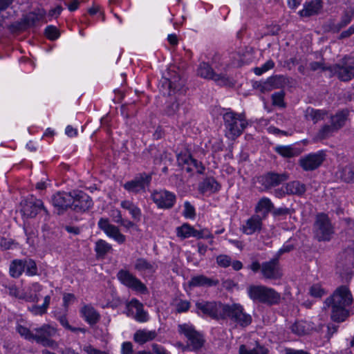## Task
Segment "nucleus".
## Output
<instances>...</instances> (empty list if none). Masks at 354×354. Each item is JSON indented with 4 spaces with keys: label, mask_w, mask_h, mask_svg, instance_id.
Instances as JSON below:
<instances>
[{
    "label": "nucleus",
    "mask_w": 354,
    "mask_h": 354,
    "mask_svg": "<svg viewBox=\"0 0 354 354\" xmlns=\"http://www.w3.org/2000/svg\"><path fill=\"white\" fill-rule=\"evenodd\" d=\"M353 301L349 288L346 286H340L326 299L324 304L326 307L331 308V319L341 323L349 317Z\"/></svg>",
    "instance_id": "f257e3e1"
},
{
    "label": "nucleus",
    "mask_w": 354,
    "mask_h": 354,
    "mask_svg": "<svg viewBox=\"0 0 354 354\" xmlns=\"http://www.w3.org/2000/svg\"><path fill=\"white\" fill-rule=\"evenodd\" d=\"M247 293L254 302L268 306L278 304L281 300L280 293L274 289L263 285H251L247 288Z\"/></svg>",
    "instance_id": "f03ea898"
},
{
    "label": "nucleus",
    "mask_w": 354,
    "mask_h": 354,
    "mask_svg": "<svg viewBox=\"0 0 354 354\" xmlns=\"http://www.w3.org/2000/svg\"><path fill=\"white\" fill-rule=\"evenodd\" d=\"M226 135L231 139L240 136L248 126V121L243 113H237L228 109L223 115Z\"/></svg>",
    "instance_id": "7ed1b4c3"
},
{
    "label": "nucleus",
    "mask_w": 354,
    "mask_h": 354,
    "mask_svg": "<svg viewBox=\"0 0 354 354\" xmlns=\"http://www.w3.org/2000/svg\"><path fill=\"white\" fill-rule=\"evenodd\" d=\"M222 320L229 319L236 326L246 328L252 322V316L245 311L243 306L239 303L225 304Z\"/></svg>",
    "instance_id": "20e7f679"
},
{
    "label": "nucleus",
    "mask_w": 354,
    "mask_h": 354,
    "mask_svg": "<svg viewBox=\"0 0 354 354\" xmlns=\"http://www.w3.org/2000/svg\"><path fill=\"white\" fill-rule=\"evenodd\" d=\"M313 233L318 241H328L334 234V228L327 214H318L313 225Z\"/></svg>",
    "instance_id": "39448f33"
},
{
    "label": "nucleus",
    "mask_w": 354,
    "mask_h": 354,
    "mask_svg": "<svg viewBox=\"0 0 354 354\" xmlns=\"http://www.w3.org/2000/svg\"><path fill=\"white\" fill-rule=\"evenodd\" d=\"M196 313L205 315L215 320H222L225 304L216 301L200 299L196 301Z\"/></svg>",
    "instance_id": "423d86ee"
},
{
    "label": "nucleus",
    "mask_w": 354,
    "mask_h": 354,
    "mask_svg": "<svg viewBox=\"0 0 354 354\" xmlns=\"http://www.w3.org/2000/svg\"><path fill=\"white\" fill-rule=\"evenodd\" d=\"M330 71L342 82L354 78V57L344 56L337 63L329 68Z\"/></svg>",
    "instance_id": "0eeeda50"
},
{
    "label": "nucleus",
    "mask_w": 354,
    "mask_h": 354,
    "mask_svg": "<svg viewBox=\"0 0 354 354\" xmlns=\"http://www.w3.org/2000/svg\"><path fill=\"white\" fill-rule=\"evenodd\" d=\"M57 333V328L50 324H44L40 327L33 329L32 340L35 341L45 347L56 348L58 346L57 343L53 339Z\"/></svg>",
    "instance_id": "6e6552de"
},
{
    "label": "nucleus",
    "mask_w": 354,
    "mask_h": 354,
    "mask_svg": "<svg viewBox=\"0 0 354 354\" xmlns=\"http://www.w3.org/2000/svg\"><path fill=\"white\" fill-rule=\"evenodd\" d=\"M117 278L123 286L136 292L144 295L149 292L147 287L141 280L127 270H120L117 273Z\"/></svg>",
    "instance_id": "1a4fd4ad"
},
{
    "label": "nucleus",
    "mask_w": 354,
    "mask_h": 354,
    "mask_svg": "<svg viewBox=\"0 0 354 354\" xmlns=\"http://www.w3.org/2000/svg\"><path fill=\"white\" fill-rule=\"evenodd\" d=\"M178 332L184 335L188 342L189 345L194 351L200 350L205 342L203 335L198 332L193 326L187 324H180L178 326Z\"/></svg>",
    "instance_id": "9d476101"
},
{
    "label": "nucleus",
    "mask_w": 354,
    "mask_h": 354,
    "mask_svg": "<svg viewBox=\"0 0 354 354\" xmlns=\"http://www.w3.org/2000/svg\"><path fill=\"white\" fill-rule=\"evenodd\" d=\"M152 177L145 172L137 174L133 179L126 182L123 187L129 192L138 194L145 193L147 187L150 185Z\"/></svg>",
    "instance_id": "9b49d317"
},
{
    "label": "nucleus",
    "mask_w": 354,
    "mask_h": 354,
    "mask_svg": "<svg viewBox=\"0 0 354 354\" xmlns=\"http://www.w3.org/2000/svg\"><path fill=\"white\" fill-rule=\"evenodd\" d=\"M151 197L159 209H171L176 201L175 194L166 189L155 190Z\"/></svg>",
    "instance_id": "f8f14e48"
},
{
    "label": "nucleus",
    "mask_w": 354,
    "mask_h": 354,
    "mask_svg": "<svg viewBox=\"0 0 354 354\" xmlns=\"http://www.w3.org/2000/svg\"><path fill=\"white\" fill-rule=\"evenodd\" d=\"M21 212L23 214L29 218L35 217L37 214L42 209L48 214V212L44 205L41 200L30 196L27 198L23 200L21 203Z\"/></svg>",
    "instance_id": "ddd939ff"
},
{
    "label": "nucleus",
    "mask_w": 354,
    "mask_h": 354,
    "mask_svg": "<svg viewBox=\"0 0 354 354\" xmlns=\"http://www.w3.org/2000/svg\"><path fill=\"white\" fill-rule=\"evenodd\" d=\"M197 75L202 78L212 80L221 86H225L229 83V79L225 74L216 73L207 62H202L199 64Z\"/></svg>",
    "instance_id": "4468645a"
},
{
    "label": "nucleus",
    "mask_w": 354,
    "mask_h": 354,
    "mask_svg": "<svg viewBox=\"0 0 354 354\" xmlns=\"http://www.w3.org/2000/svg\"><path fill=\"white\" fill-rule=\"evenodd\" d=\"M290 78L283 75H276L268 77L266 81L260 82L257 88L262 93L269 92L274 89L284 88L290 82Z\"/></svg>",
    "instance_id": "2eb2a0df"
},
{
    "label": "nucleus",
    "mask_w": 354,
    "mask_h": 354,
    "mask_svg": "<svg viewBox=\"0 0 354 354\" xmlns=\"http://www.w3.org/2000/svg\"><path fill=\"white\" fill-rule=\"evenodd\" d=\"M325 153L323 151L310 153L301 157L299 163L301 167L306 171L317 169L325 160Z\"/></svg>",
    "instance_id": "dca6fc26"
},
{
    "label": "nucleus",
    "mask_w": 354,
    "mask_h": 354,
    "mask_svg": "<svg viewBox=\"0 0 354 354\" xmlns=\"http://www.w3.org/2000/svg\"><path fill=\"white\" fill-rule=\"evenodd\" d=\"M261 274L266 279L277 280L281 279L283 274L277 257L262 263Z\"/></svg>",
    "instance_id": "f3484780"
},
{
    "label": "nucleus",
    "mask_w": 354,
    "mask_h": 354,
    "mask_svg": "<svg viewBox=\"0 0 354 354\" xmlns=\"http://www.w3.org/2000/svg\"><path fill=\"white\" fill-rule=\"evenodd\" d=\"M73 198L71 209L76 212H84L91 208L93 205L92 198L82 191H73Z\"/></svg>",
    "instance_id": "a211bd4d"
},
{
    "label": "nucleus",
    "mask_w": 354,
    "mask_h": 354,
    "mask_svg": "<svg viewBox=\"0 0 354 354\" xmlns=\"http://www.w3.org/2000/svg\"><path fill=\"white\" fill-rule=\"evenodd\" d=\"M73 192H58L53 195L51 203L58 214H63L73 204Z\"/></svg>",
    "instance_id": "6ab92c4d"
},
{
    "label": "nucleus",
    "mask_w": 354,
    "mask_h": 354,
    "mask_svg": "<svg viewBox=\"0 0 354 354\" xmlns=\"http://www.w3.org/2000/svg\"><path fill=\"white\" fill-rule=\"evenodd\" d=\"M97 226L107 236L113 239L119 244H122L125 242L126 236L120 232L117 226L111 224L108 218H100L97 223Z\"/></svg>",
    "instance_id": "aec40b11"
},
{
    "label": "nucleus",
    "mask_w": 354,
    "mask_h": 354,
    "mask_svg": "<svg viewBox=\"0 0 354 354\" xmlns=\"http://www.w3.org/2000/svg\"><path fill=\"white\" fill-rule=\"evenodd\" d=\"M127 315L133 317L137 322H145L149 319V315L143 308V304L136 298L132 299L126 304Z\"/></svg>",
    "instance_id": "412c9836"
},
{
    "label": "nucleus",
    "mask_w": 354,
    "mask_h": 354,
    "mask_svg": "<svg viewBox=\"0 0 354 354\" xmlns=\"http://www.w3.org/2000/svg\"><path fill=\"white\" fill-rule=\"evenodd\" d=\"M288 179V175L286 173L277 174L274 172H268L259 177V182L266 189L276 187Z\"/></svg>",
    "instance_id": "4be33fe9"
},
{
    "label": "nucleus",
    "mask_w": 354,
    "mask_h": 354,
    "mask_svg": "<svg viewBox=\"0 0 354 354\" xmlns=\"http://www.w3.org/2000/svg\"><path fill=\"white\" fill-rule=\"evenodd\" d=\"M263 227V218L259 214H254L241 226L242 232L247 235L259 233Z\"/></svg>",
    "instance_id": "5701e85b"
},
{
    "label": "nucleus",
    "mask_w": 354,
    "mask_h": 354,
    "mask_svg": "<svg viewBox=\"0 0 354 354\" xmlns=\"http://www.w3.org/2000/svg\"><path fill=\"white\" fill-rule=\"evenodd\" d=\"M155 262L149 261L145 258H138L134 263V269L142 277L151 276L157 270Z\"/></svg>",
    "instance_id": "b1692460"
},
{
    "label": "nucleus",
    "mask_w": 354,
    "mask_h": 354,
    "mask_svg": "<svg viewBox=\"0 0 354 354\" xmlns=\"http://www.w3.org/2000/svg\"><path fill=\"white\" fill-rule=\"evenodd\" d=\"M46 11L43 9L29 12L23 19L24 23L28 27L39 26L41 23H46L45 20Z\"/></svg>",
    "instance_id": "393cba45"
},
{
    "label": "nucleus",
    "mask_w": 354,
    "mask_h": 354,
    "mask_svg": "<svg viewBox=\"0 0 354 354\" xmlns=\"http://www.w3.org/2000/svg\"><path fill=\"white\" fill-rule=\"evenodd\" d=\"M323 8L322 0H313L310 2H306L304 4V8L299 12L301 17H309L318 15Z\"/></svg>",
    "instance_id": "a878e982"
},
{
    "label": "nucleus",
    "mask_w": 354,
    "mask_h": 354,
    "mask_svg": "<svg viewBox=\"0 0 354 354\" xmlns=\"http://www.w3.org/2000/svg\"><path fill=\"white\" fill-rule=\"evenodd\" d=\"M80 313L85 322L91 326L97 324L100 319V313L90 304L84 305Z\"/></svg>",
    "instance_id": "bb28decb"
},
{
    "label": "nucleus",
    "mask_w": 354,
    "mask_h": 354,
    "mask_svg": "<svg viewBox=\"0 0 354 354\" xmlns=\"http://www.w3.org/2000/svg\"><path fill=\"white\" fill-rule=\"evenodd\" d=\"M158 333L156 330H149L147 329H140L133 334V341L140 345L152 341L157 337Z\"/></svg>",
    "instance_id": "cd10ccee"
},
{
    "label": "nucleus",
    "mask_w": 354,
    "mask_h": 354,
    "mask_svg": "<svg viewBox=\"0 0 354 354\" xmlns=\"http://www.w3.org/2000/svg\"><path fill=\"white\" fill-rule=\"evenodd\" d=\"M188 284L189 287H211L218 284V281L200 274L192 277L189 281Z\"/></svg>",
    "instance_id": "c85d7f7f"
},
{
    "label": "nucleus",
    "mask_w": 354,
    "mask_h": 354,
    "mask_svg": "<svg viewBox=\"0 0 354 354\" xmlns=\"http://www.w3.org/2000/svg\"><path fill=\"white\" fill-rule=\"evenodd\" d=\"M273 209L274 204L271 200L267 197H263L257 203L254 211L256 213L260 214L261 217L264 219Z\"/></svg>",
    "instance_id": "c756f323"
},
{
    "label": "nucleus",
    "mask_w": 354,
    "mask_h": 354,
    "mask_svg": "<svg viewBox=\"0 0 354 354\" xmlns=\"http://www.w3.org/2000/svg\"><path fill=\"white\" fill-rule=\"evenodd\" d=\"M43 287L37 282L32 283L25 292L23 298L28 302L37 303L40 299L39 292Z\"/></svg>",
    "instance_id": "7c9ffc66"
},
{
    "label": "nucleus",
    "mask_w": 354,
    "mask_h": 354,
    "mask_svg": "<svg viewBox=\"0 0 354 354\" xmlns=\"http://www.w3.org/2000/svg\"><path fill=\"white\" fill-rule=\"evenodd\" d=\"M274 149L278 154L286 158L298 156L301 153L299 149L293 145H277Z\"/></svg>",
    "instance_id": "2f4dec72"
},
{
    "label": "nucleus",
    "mask_w": 354,
    "mask_h": 354,
    "mask_svg": "<svg viewBox=\"0 0 354 354\" xmlns=\"http://www.w3.org/2000/svg\"><path fill=\"white\" fill-rule=\"evenodd\" d=\"M348 111L344 109L330 116V124L337 131L342 129L348 119Z\"/></svg>",
    "instance_id": "473e14b6"
},
{
    "label": "nucleus",
    "mask_w": 354,
    "mask_h": 354,
    "mask_svg": "<svg viewBox=\"0 0 354 354\" xmlns=\"http://www.w3.org/2000/svg\"><path fill=\"white\" fill-rule=\"evenodd\" d=\"M285 189L286 193L288 195L302 196L306 191L305 184L298 180L288 183L285 186Z\"/></svg>",
    "instance_id": "72a5a7b5"
},
{
    "label": "nucleus",
    "mask_w": 354,
    "mask_h": 354,
    "mask_svg": "<svg viewBox=\"0 0 354 354\" xmlns=\"http://www.w3.org/2000/svg\"><path fill=\"white\" fill-rule=\"evenodd\" d=\"M328 111L324 109H315L312 107H308L305 111V117L307 120H310L314 124L324 120L327 115Z\"/></svg>",
    "instance_id": "f704fd0d"
},
{
    "label": "nucleus",
    "mask_w": 354,
    "mask_h": 354,
    "mask_svg": "<svg viewBox=\"0 0 354 354\" xmlns=\"http://www.w3.org/2000/svg\"><path fill=\"white\" fill-rule=\"evenodd\" d=\"M239 354H269V350L265 346L256 342L255 346L252 348L245 344L240 345Z\"/></svg>",
    "instance_id": "c9c22d12"
},
{
    "label": "nucleus",
    "mask_w": 354,
    "mask_h": 354,
    "mask_svg": "<svg viewBox=\"0 0 354 354\" xmlns=\"http://www.w3.org/2000/svg\"><path fill=\"white\" fill-rule=\"evenodd\" d=\"M165 84L168 85L169 91V95H171V91L184 93L185 81L179 77H174L172 80L165 79Z\"/></svg>",
    "instance_id": "e433bc0d"
},
{
    "label": "nucleus",
    "mask_w": 354,
    "mask_h": 354,
    "mask_svg": "<svg viewBox=\"0 0 354 354\" xmlns=\"http://www.w3.org/2000/svg\"><path fill=\"white\" fill-rule=\"evenodd\" d=\"M120 205L122 208L129 211V214L131 215V217L134 220H140L142 215L141 210L133 202L127 200L122 201L120 203Z\"/></svg>",
    "instance_id": "4c0bfd02"
},
{
    "label": "nucleus",
    "mask_w": 354,
    "mask_h": 354,
    "mask_svg": "<svg viewBox=\"0 0 354 354\" xmlns=\"http://www.w3.org/2000/svg\"><path fill=\"white\" fill-rule=\"evenodd\" d=\"M24 263V259L13 260L10 265V275L13 278H19L25 271Z\"/></svg>",
    "instance_id": "58836bf2"
},
{
    "label": "nucleus",
    "mask_w": 354,
    "mask_h": 354,
    "mask_svg": "<svg viewBox=\"0 0 354 354\" xmlns=\"http://www.w3.org/2000/svg\"><path fill=\"white\" fill-rule=\"evenodd\" d=\"M199 189L202 192H215L219 190L220 185L214 178H207L200 184Z\"/></svg>",
    "instance_id": "ea45409f"
},
{
    "label": "nucleus",
    "mask_w": 354,
    "mask_h": 354,
    "mask_svg": "<svg viewBox=\"0 0 354 354\" xmlns=\"http://www.w3.org/2000/svg\"><path fill=\"white\" fill-rule=\"evenodd\" d=\"M111 250V245L106 241L100 239L95 242V252L97 257L104 258Z\"/></svg>",
    "instance_id": "a19ab883"
},
{
    "label": "nucleus",
    "mask_w": 354,
    "mask_h": 354,
    "mask_svg": "<svg viewBox=\"0 0 354 354\" xmlns=\"http://www.w3.org/2000/svg\"><path fill=\"white\" fill-rule=\"evenodd\" d=\"M291 331L297 335H304L310 330V326L308 323L305 321H297L295 322L290 326Z\"/></svg>",
    "instance_id": "79ce46f5"
},
{
    "label": "nucleus",
    "mask_w": 354,
    "mask_h": 354,
    "mask_svg": "<svg viewBox=\"0 0 354 354\" xmlns=\"http://www.w3.org/2000/svg\"><path fill=\"white\" fill-rule=\"evenodd\" d=\"M194 232L195 228L188 223H183L176 228L177 236L183 239L194 237Z\"/></svg>",
    "instance_id": "37998d69"
},
{
    "label": "nucleus",
    "mask_w": 354,
    "mask_h": 354,
    "mask_svg": "<svg viewBox=\"0 0 354 354\" xmlns=\"http://www.w3.org/2000/svg\"><path fill=\"white\" fill-rule=\"evenodd\" d=\"M341 178L346 183H354V162L346 165L342 169Z\"/></svg>",
    "instance_id": "c03bdc74"
},
{
    "label": "nucleus",
    "mask_w": 354,
    "mask_h": 354,
    "mask_svg": "<svg viewBox=\"0 0 354 354\" xmlns=\"http://www.w3.org/2000/svg\"><path fill=\"white\" fill-rule=\"evenodd\" d=\"M335 132H337V130L331 124H326L318 131L317 138L320 140H324L332 136Z\"/></svg>",
    "instance_id": "a18cd8bd"
},
{
    "label": "nucleus",
    "mask_w": 354,
    "mask_h": 354,
    "mask_svg": "<svg viewBox=\"0 0 354 354\" xmlns=\"http://www.w3.org/2000/svg\"><path fill=\"white\" fill-rule=\"evenodd\" d=\"M285 95L286 93L283 91L275 92L272 94L271 100L272 105L279 108H285L286 106L284 102Z\"/></svg>",
    "instance_id": "49530a36"
},
{
    "label": "nucleus",
    "mask_w": 354,
    "mask_h": 354,
    "mask_svg": "<svg viewBox=\"0 0 354 354\" xmlns=\"http://www.w3.org/2000/svg\"><path fill=\"white\" fill-rule=\"evenodd\" d=\"M24 270L28 276H35L38 273V269L35 261L31 259H24Z\"/></svg>",
    "instance_id": "de8ad7c7"
},
{
    "label": "nucleus",
    "mask_w": 354,
    "mask_h": 354,
    "mask_svg": "<svg viewBox=\"0 0 354 354\" xmlns=\"http://www.w3.org/2000/svg\"><path fill=\"white\" fill-rule=\"evenodd\" d=\"M176 312L178 313H183L187 312L190 307L191 303L188 300L176 299L174 303Z\"/></svg>",
    "instance_id": "09e8293b"
},
{
    "label": "nucleus",
    "mask_w": 354,
    "mask_h": 354,
    "mask_svg": "<svg viewBox=\"0 0 354 354\" xmlns=\"http://www.w3.org/2000/svg\"><path fill=\"white\" fill-rule=\"evenodd\" d=\"M17 332L25 339L32 341L33 337V330L31 331L29 328L19 324L16 326Z\"/></svg>",
    "instance_id": "8fccbe9b"
},
{
    "label": "nucleus",
    "mask_w": 354,
    "mask_h": 354,
    "mask_svg": "<svg viewBox=\"0 0 354 354\" xmlns=\"http://www.w3.org/2000/svg\"><path fill=\"white\" fill-rule=\"evenodd\" d=\"M274 67V62L272 59L268 60L260 67H256L254 68V72L257 75H261L266 71L273 68Z\"/></svg>",
    "instance_id": "3c124183"
},
{
    "label": "nucleus",
    "mask_w": 354,
    "mask_h": 354,
    "mask_svg": "<svg viewBox=\"0 0 354 354\" xmlns=\"http://www.w3.org/2000/svg\"><path fill=\"white\" fill-rule=\"evenodd\" d=\"M183 215L186 218H194L196 216L195 208L189 201H185L184 203Z\"/></svg>",
    "instance_id": "603ef678"
},
{
    "label": "nucleus",
    "mask_w": 354,
    "mask_h": 354,
    "mask_svg": "<svg viewBox=\"0 0 354 354\" xmlns=\"http://www.w3.org/2000/svg\"><path fill=\"white\" fill-rule=\"evenodd\" d=\"M309 292L311 296L316 298H321L322 296L326 294V292L319 284H314L313 285L310 290Z\"/></svg>",
    "instance_id": "864d4df0"
},
{
    "label": "nucleus",
    "mask_w": 354,
    "mask_h": 354,
    "mask_svg": "<svg viewBox=\"0 0 354 354\" xmlns=\"http://www.w3.org/2000/svg\"><path fill=\"white\" fill-rule=\"evenodd\" d=\"M45 35L50 40H55L59 37V32L55 26H48L45 28Z\"/></svg>",
    "instance_id": "5fc2aeb1"
},
{
    "label": "nucleus",
    "mask_w": 354,
    "mask_h": 354,
    "mask_svg": "<svg viewBox=\"0 0 354 354\" xmlns=\"http://www.w3.org/2000/svg\"><path fill=\"white\" fill-rule=\"evenodd\" d=\"M179 105L180 103L177 100L168 103L165 109V114L169 116L174 115L178 111Z\"/></svg>",
    "instance_id": "6e6d98bb"
},
{
    "label": "nucleus",
    "mask_w": 354,
    "mask_h": 354,
    "mask_svg": "<svg viewBox=\"0 0 354 354\" xmlns=\"http://www.w3.org/2000/svg\"><path fill=\"white\" fill-rule=\"evenodd\" d=\"M194 237L198 239H213V235L210 232V231L207 229L204 228L201 230H197L195 229V232L194 233Z\"/></svg>",
    "instance_id": "4d7b16f0"
},
{
    "label": "nucleus",
    "mask_w": 354,
    "mask_h": 354,
    "mask_svg": "<svg viewBox=\"0 0 354 354\" xmlns=\"http://www.w3.org/2000/svg\"><path fill=\"white\" fill-rule=\"evenodd\" d=\"M353 15H354V11L353 12H348V11H346L343 15L341 17V20L339 22V24L343 27L344 28L345 26H346L348 24H349L351 23V21H352L353 19Z\"/></svg>",
    "instance_id": "13d9d810"
},
{
    "label": "nucleus",
    "mask_w": 354,
    "mask_h": 354,
    "mask_svg": "<svg viewBox=\"0 0 354 354\" xmlns=\"http://www.w3.org/2000/svg\"><path fill=\"white\" fill-rule=\"evenodd\" d=\"M192 159V157L187 153H179L177 156V162L178 164L180 166L184 165H187L188 166H189Z\"/></svg>",
    "instance_id": "bf43d9fd"
},
{
    "label": "nucleus",
    "mask_w": 354,
    "mask_h": 354,
    "mask_svg": "<svg viewBox=\"0 0 354 354\" xmlns=\"http://www.w3.org/2000/svg\"><path fill=\"white\" fill-rule=\"evenodd\" d=\"M216 262L218 266L227 268L231 264V258L227 255L221 254L216 257Z\"/></svg>",
    "instance_id": "052dcab7"
},
{
    "label": "nucleus",
    "mask_w": 354,
    "mask_h": 354,
    "mask_svg": "<svg viewBox=\"0 0 354 354\" xmlns=\"http://www.w3.org/2000/svg\"><path fill=\"white\" fill-rule=\"evenodd\" d=\"M28 309L34 315H42L47 312V310L42 305H35Z\"/></svg>",
    "instance_id": "680f3d73"
},
{
    "label": "nucleus",
    "mask_w": 354,
    "mask_h": 354,
    "mask_svg": "<svg viewBox=\"0 0 354 354\" xmlns=\"http://www.w3.org/2000/svg\"><path fill=\"white\" fill-rule=\"evenodd\" d=\"M83 351L86 354H109L107 352L97 349L90 344L84 346Z\"/></svg>",
    "instance_id": "e2e57ef3"
},
{
    "label": "nucleus",
    "mask_w": 354,
    "mask_h": 354,
    "mask_svg": "<svg viewBox=\"0 0 354 354\" xmlns=\"http://www.w3.org/2000/svg\"><path fill=\"white\" fill-rule=\"evenodd\" d=\"M122 354H133V344L131 342H124L121 347Z\"/></svg>",
    "instance_id": "0e129e2a"
},
{
    "label": "nucleus",
    "mask_w": 354,
    "mask_h": 354,
    "mask_svg": "<svg viewBox=\"0 0 354 354\" xmlns=\"http://www.w3.org/2000/svg\"><path fill=\"white\" fill-rule=\"evenodd\" d=\"M14 241L12 239H8L5 237H0V248L3 250H9L11 248Z\"/></svg>",
    "instance_id": "69168bd1"
},
{
    "label": "nucleus",
    "mask_w": 354,
    "mask_h": 354,
    "mask_svg": "<svg viewBox=\"0 0 354 354\" xmlns=\"http://www.w3.org/2000/svg\"><path fill=\"white\" fill-rule=\"evenodd\" d=\"M272 214L274 216H286L290 214V209L287 207L274 208Z\"/></svg>",
    "instance_id": "338daca9"
},
{
    "label": "nucleus",
    "mask_w": 354,
    "mask_h": 354,
    "mask_svg": "<svg viewBox=\"0 0 354 354\" xmlns=\"http://www.w3.org/2000/svg\"><path fill=\"white\" fill-rule=\"evenodd\" d=\"M151 348L155 354H170L167 350L159 344H153Z\"/></svg>",
    "instance_id": "774afa93"
}]
</instances>
